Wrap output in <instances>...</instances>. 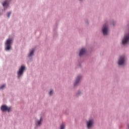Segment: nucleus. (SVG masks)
<instances>
[{"mask_svg": "<svg viewBox=\"0 0 129 129\" xmlns=\"http://www.w3.org/2000/svg\"><path fill=\"white\" fill-rule=\"evenodd\" d=\"M6 50L8 51V50H11V45L12 44V39H8L6 42Z\"/></svg>", "mask_w": 129, "mask_h": 129, "instance_id": "1", "label": "nucleus"}, {"mask_svg": "<svg viewBox=\"0 0 129 129\" xmlns=\"http://www.w3.org/2000/svg\"><path fill=\"white\" fill-rule=\"evenodd\" d=\"M125 61V57L124 56H120L118 62V65H123V64H124Z\"/></svg>", "mask_w": 129, "mask_h": 129, "instance_id": "2", "label": "nucleus"}, {"mask_svg": "<svg viewBox=\"0 0 129 129\" xmlns=\"http://www.w3.org/2000/svg\"><path fill=\"white\" fill-rule=\"evenodd\" d=\"M129 41V34H126L122 41L123 45H125L127 44V42Z\"/></svg>", "mask_w": 129, "mask_h": 129, "instance_id": "3", "label": "nucleus"}, {"mask_svg": "<svg viewBox=\"0 0 129 129\" xmlns=\"http://www.w3.org/2000/svg\"><path fill=\"white\" fill-rule=\"evenodd\" d=\"M108 31V28L107 27V25L105 24L102 29V32L103 35H107V32Z\"/></svg>", "mask_w": 129, "mask_h": 129, "instance_id": "4", "label": "nucleus"}, {"mask_svg": "<svg viewBox=\"0 0 129 129\" xmlns=\"http://www.w3.org/2000/svg\"><path fill=\"white\" fill-rule=\"evenodd\" d=\"M1 110L2 111H8L9 112L11 110V107H9L6 105H3L1 106Z\"/></svg>", "mask_w": 129, "mask_h": 129, "instance_id": "5", "label": "nucleus"}, {"mask_svg": "<svg viewBox=\"0 0 129 129\" xmlns=\"http://www.w3.org/2000/svg\"><path fill=\"white\" fill-rule=\"evenodd\" d=\"M24 70H25V66H22L21 68L19 69V71L18 72V76H21L24 73Z\"/></svg>", "mask_w": 129, "mask_h": 129, "instance_id": "6", "label": "nucleus"}, {"mask_svg": "<svg viewBox=\"0 0 129 129\" xmlns=\"http://www.w3.org/2000/svg\"><path fill=\"white\" fill-rule=\"evenodd\" d=\"M93 124V120L92 119L89 120L87 122V125L88 128H90V127L92 126Z\"/></svg>", "mask_w": 129, "mask_h": 129, "instance_id": "7", "label": "nucleus"}, {"mask_svg": "<svg viewBox=\"0 0 129 129\" xmlns=\"http://www.w3.org/2000/svg\"><path fill=\"white\" fill-rule=\"evenodd\" d=\"M82 78V77L81 76H79L77 77L76 80V82L74 84L75 86H76V85L78 84V83H79L80 82Z\"/></svg>", "mask_w": 129, "mask_h": 129, "instance_id": "8", "label": "nucleus"}, {"mask_svg": "<svg viewBox=\"0 0 129 129\" xmlns=\"http://www.w3.org/2000/svg\"><path fill=\"white\" fill-rule=\"evenodd\" d=\"M85 48H82L80 51L79 56H82V55H84V54H85Z\"/></svg>", "mask_w": 129, "mask_h": 129, "instance_id": "9", "label": "nucleus"}, {"mask_svg": "<svg viewBox=\"0 0 129 129\" xmlns=\"http://www.w3.org/2000/svg\"><path fill=\"white\" fill-rule=\"evenodd\" d=\"M42 118H40V119L39 121H37L36 122V124L37 125V126H38V125H41V123H42Z\"/></svg>", "mask_w": 129, "mask_h": 129, "instance_id": "10", "label": "nucleus"}, {"mask_svg": "<svg viewBox=\"0 0 129 129\" xmlns=\"http://www.w3.org/2000/svg\"><path fill=\"white\" fill-rule=\"evenodd\" d=\"M3 6L5 8H6V7H8L9 6V4H8V1H5L3 3Z\"/></svg>", "mask_w": 129, "mask_h": 129, "instance_id": "11", "label": "nucleus"}, {"mask_svg": "<svg viewBox=\"0 0 129 129\" xmlns=\"http://www.w3.org/2000/svg\"><path fill=\"white\" fill-rule=\"evenodd\" d=\"M33 54H34V49H32V50L30 51V53L28 55L29 57H31V56H32Z\"/></svg>", "mask_w": 129, "mask_h": 129, "instance_id": "12", "label": "nucleus"}, {"mask_svg": "<svg viewBox=\"0 0 129 129\" xmlns=\"http://www.w3.org/2000/svg\"><path fill=\"white\" fill-rule=\"evenodd\" d=\"M65 128V124L62 123L60 125V129H64Z\"/></svg>", "mask_w": 129, "mask_h": 129, "instance_id": "13", "label": "nucleus"}, {"mask_svg": "<svg viewBox=\"0 0 129 129\" xmlns=\"http://www.w3.org/2000/svg\"><path fill=\"white\" fill-rule=\"evenodd\" d=\"M5 85H3L2 86H0V89H3V88H5Z\"/></svg>", "mask_w": 129, "mask_h": 129, "instance_id": "14", "label": "nucleus"}, {"mask_svg": "<svg viewBox=\"0 0 129 129\" xmlns=\"http://www.w3.org/2000/svg\"><path fill=\"white\" fill-rule=\"evenodd\" d=\"M49 95H52L53 94V91L51 90L49 93Z\"/></svg>", "mask_w": 129, "mask_h": 129, "instance_id": "15", "label": "nucleus"}, {"mask_svg": "<svg viewBox=\"0 0 129 129\" xmlns=\"http://www.w3.org/2000/svg\"><path fill=\"white\" fill-rule=\"evenodd\" d=\"M11 14H12V13H11V12H9L8 13V18H10V16H11Z\"/></svg>", "mask_w": 129, "mask_h": 129, "instance_id": "16", "label": "nucleus"}]
</instances>
